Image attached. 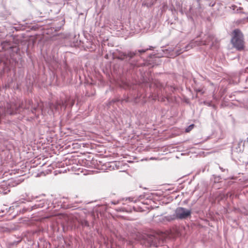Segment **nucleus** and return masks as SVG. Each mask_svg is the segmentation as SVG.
Listing matches in <instances>:
<instances>
[{
  "label": "nucleus",
  "mask_w": 248,
  "mask_h": 248,
  "mask_svg": "<svg viewBox=\"0 0 248 248\" xmlns=\"http://www.w3.org/2000/svg\"><path fill=\"white\" fill-rule=\"evenodd\" d=\"M214 39V36L213 35L209 34L206 36L205 40H202L200 41H192L188 44L186 45L184 47L181 48L180 49H177L176 51H174V50L171 48H169L166 49L167 51H169L170 52V57H175L177 56H178L180 54L183 53L185 51H187L188 50L198 46L201 45H206L209 44L210 42H213Z\"/></svg>",
  "instance_id": "obj_1"
},
{
  "label": "nucleus",
  "mask_w": 248,
  "mask_h": 248,
  "mask_svg": "<svg viewBox=\"0 0 248 248\" xmlns=\"http://www.w3.org/2000/svg\"><path fill=\"white\" fill-rule=\"evenodd\" d=\"M23 107V103L17 106L15 103L10 102L4 104L0 106V119L6 115H14L17 113L20 108Z\"/></svg>",
  "instance_id": "obj_2"
},
{
  "label": "nucleus",
  "mask_w": 248,
  "mask_h": 248,
  "mask_svg": "<svg viewBox=\"0 0 248 248\" xmlns=\"http://www.w3.org/2000/svg\"><path fill=\"white\" fill-rule=\"evenodd\" d=\"M191 210L187 209L184 207H177L175 210L174 214L169 215L164 217L168 221H170L175 219H185L191 216Z\"/></svg>",
  "instance_id": "obj_3"
},
{
  "label": "nucleus",
  "mask_w": 248,
  "mask_h": 248,
  "mask_svg": "<svg viewBox=\"0 0 248 248\" xmlns=\"http://www.w3.org/2000/svg\"><path fill=\"white\" fill-rule=\"evenodd\" d=\"M231 43L233 46L237 50L241 51L244 49L245 42L244 36L240 30L237 29L233 31Z\"/></svg>",
  "instance_id": "obj_4"
},
{
  "label": "nucleus",
  "mask_w": 248,
  "mask_h": 248,
  "mask_svg": "<svg viewBox=\"0 0 248 248\" xmlns=\"http://www.w3.org/2000/svg\"><path fill=\"white\" fill-rule=\"evenodd\" d=\"M142 238L144 241L145 246L158 247L160 241H163L162 234H160L153 232L151 234H144L142 236Z\"/></svg>",
  "instance_id": "obj_5"
},
{
  "label": "nucleus",
  "mask_w": 248,
  "mask_h": 248,
  "mask_svg": "<svg viewBox=\"0 0 248 248\" xmlns=\"http://www.w3.org/2000/svg\"><path fill=\"white\" fill-rule=\"evenodd\" d=\"M153 48V46H150L149 48L146 49H139L138 50H135L134 51H128L127 52H122L120 53L118 59L121 60H124L127 58H128V62L132 65H135L136 63L132 62L130 61L135 56L138 54V53L140 54L145 52L148 50H152Z\"/></svg>",
  "instance_id": "obj_6"
},
{
  "label": "nucleus",
  "mask_w": 248,
  "mask_h": 248,
  "mask_svg": "<svg viewBox=\"0 0 248 248\" xmlns=\"http://www.w3.org/2000/svg\"><path fill=\"white\" fill-rule=\"evenodd\" d=\"M48 207L47 201L45 199H43L39 201H37L36 203L32 206L23 208L21 210H19V212L22 214H24L27 212H31L35 209L42 208H47Z\"/></svg>",
  "instance_id": "obj_7"
},
{
  "label": "nucleus",
  "mask_w": 248,
  "mask_h": 248,
  "mask_svg": "<svg viewBox=\"0 0 248 248\" xmlns=\"http://www.w3.org/2000/svg\"><path fill=\"white\" fill-rule=\"evenodd\" d=\"M23 181V179H21L20 178H16L15 179H11L10 180V181L8 183V186H7L9 187H15L19 184H20L22 181Z\"/></svg>",
  "instance_id": "obj_8"
},
{
  "label": "nucleus",
  "mask_w": 248,
  "mask_h": 248,
  "mask_svg": "<svg viewBox=\"0 0 248 248\" xmlns=\"http://www.w3.org/2000/svg\"><path fill=\"white\" fill-rule=\"evenodd\" d=\"M35 198L32 195H31L29 193H25L21 195V199L28 202H32Z\"/></svg>",
  "instance_id": "obj_9"
},
{
  "label": "nucleus",
  "mask_w": 248,
  "mask_h": 248,
  "mask_svg": "<svg viewBox=\"0 0 248 248\" xmlns=\"http://www.w3.org/2000/svg\"><path fill=\"white\" fill-rule=\"evenodd\" d=\"M10 191L9 187L6 185H0V196L8 194Z\"/></svg>",
  "instance_id": "obj_10"
},
{
  "label": "nucleus",
  "mask_w": 248,
  "mask_h": 248,
  "mask_svg": "<svg viewBox=\"0 0 248 248\" xmlns=\"http://www.w3.org/2000/svg\"><path fill=\"white\" fill-rule=\"evenodd\" d=\"M61 106L64 107L65 108H66V106L64 104V103L63 101H60V102H57L56 104H51L50 105V108L51 109H53V108H55L56 110H57L58 109V106Z\"/></svg>",
  "instance_id": "obj_11"
},
{
  "label": "nucleus",
  "mask_w": 248,
  "mask_h": 248,
  "mask_svg": "<svg viewBox=\"0 0 248 248\" xmlns=\"http://www.w3.org/2000/svg\"><path fill=\"white\" fill-rule=\"evenodd\" d=\"M142 199V196L140 195L139 196V199H135L133 197H128L125 198V201H128L129 202H136L138 200Z\"/></svg>",
  "instance_id": "obj_12"
},
{
  "label": "nucleus",
  "mask_w": 248,
  "mask_h": 248,
  "mask_svg": "<svg viewBox=\"0 0 248 248\" xmlns=\"http://www.w3.org/2000/svg\"><path fill=\"white\" fill-rule=\"evenodd\" d=\"M26 105L24 107V109H29L32 106V102L31 100H28L25 101Z\"/></svg>",
  "instance_id": "obj_13"
},
{
  "label": "nucleus",
  "mask_w": 248,
  "mask_h": 248,
  "mask_svg": "<svg viewBox=\"0 0 248 248\" xmlns=\"http://www.w3.org/2000/svg\"><path fill=\"white\" fill-rule=\"evenodd\" d=\"M195 126L194 124L189 125L187 128H186L185 131L186 132H189Z\"/></svg>",
  "instance_id": "obj_14"
},
{
  "label": "nucleus",
  "mask_w": 248,
  "mask_h": 248,
  "mask_svg": "<svg viewBox=\"0 0 248 248\" xmlns=\"http://www.w3.org/2000/svg\"><path fill=\"white\" fill-rule=\"evenodd\" d=\"M19 206V202H16L13 203L12 205L10 207L9 210H11L12 209H14L15 207H17Z\"/></svg>",
  "instance_id": "obj_15"
},
{
  "label": "nucleus",
  "mask_w": 248,
  "mask_h": 248,
  "mask_svg": "<svg viewBox=\"0 0 248 248\" xmlns=\"http://www.w3.org/2000/svg\"><path fill=\"white\" fill-rule=\"evenodd\" d=\"M195 91L197 93H201L202 94H203L204 93V92L203 91L202 89H201V88L195 89Z\"/></svg>",
  "instance_id": "obj_16"
},
{
  "label": "nucleus",
  "mask_w": 248,
  "mask_h": 248,
  "mask_svg": "<svg viewBox=\"0 0 248 248\" xmlns=\"http://www.w3.org/2000/svg\"><path fill=\"white\" fill-rule=\"evenodd\" d=\"M31 109L32 113H34L36 109V107L32 106L30 108Z\"/></svg>",
  "instance_id": "obj_17"
},
{
  "label": "nucleus",
  "mask_w": 248,
  "mask_h": 248,
  "mask_svg": "<svg viewBox=\"0 0 248 248\" xmlns=\"http://www.w3.org/2000/svg\"><path fill=\"white\" fill-rule=\"evenodd\" d=\"M82 225L83 226H89V223L87 221H84L83 223H82Z\"/></svg>",
  "instance_id": "obj_18"
},
{
  "label": "nucleus",
  "mask_w": 248,
  "mask_h": 248,
  "mask_svg": "<svg viewBox=\"0 0 248 248\" xmlns=\"http://www.w3.org/2000/svg\"><path fill=\"white\" fill-rule=\"evenodd\" d=\"M8 43H9V42H4L1 44V45L3 47H5L6 46V45L8 44Z\"/></svg>",
  "instance_id": "obj_19"
},
{
  "label": "nucleus",
  "mask_w": 248,
  "mask_h": 248,
  "mask_svg": "<svg viewBox=\"0 0 248 248\" xmlns=\"http://www.w3.org/2000/svg\"><path fill=\"white\" fill-rule=\"evenodd\" d=\"M219 168L222 171H224L226 170L223 169L222 167H219ZM226 170L228 171V170Z\"/></svg>",
  "instance_id": "obj_20"
},
{
  "label": "nucleus",
  "mask_w": 248,
  "mask_h": 248,
  "mask_svg": "<svg viewBox=\"0 0 248 248\" xmlns=\"http://www.w3.org/2000/svg\"><path fill=\"white\" fill-rule=\"evenodd\" d=\"M118 203V201H117V202H115V201L111 202V203L113 204H116Z\"/></svg>",
  "instance_id": "obj_21"
},
{
  "label": "nucleus",
  "mask_w": 248,
  "mask_h": 248,
  "mask_svg": "<svg viewBox=\"0 0 248 248\" xmlns=\"http://www.w3.org/2000/svg\"><path fill=\"white\" fill-rule=\"evenodd\" d=\"M1 212V213H4V210H1V211H0V213Z\"/></svg>",
  "instance_id": "obj_22"
},
{
  "label": "nucleus",
  "mask_w": 248,
  "mask_h": 248,
  "mask_svg": "<svg viewBox=\"0 0 248 248\" xmlns=\"http://www.w3.org/2000/svg\"><path fill=\"white\" fill-rule=\"evenodd\" d=\"M9 48H10V49H11V48H12V46H9Z\"/></svg>",
  "instance_id": "obj_23"
}]
</instances>
